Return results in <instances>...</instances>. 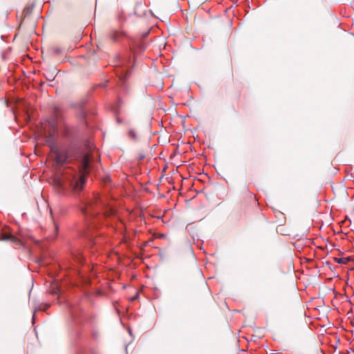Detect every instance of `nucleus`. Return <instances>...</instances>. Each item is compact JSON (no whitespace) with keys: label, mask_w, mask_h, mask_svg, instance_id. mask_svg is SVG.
I'll list each match as a JSON object with an SVG mask.
<instances>
[{"label":"nucleus","mask_w":354,"mask_h":354,"mask_svg":"<svg viewBox=\"0 0 354 354\" xmlns=\"http://www.w3.org/2000/svg\"><path fill=\"white\" fill-rule=\"evenodd\" d=\"M89 167L90 156L88 153H84L81 158L79 170L65 169L62 176L58 178L57 186L60 189L59 192L64 194V191L66 189H71L75 192H80L83 189Z\"/></svg>","instance_id":"f257e3e1"},{"label":"nucleus","mask_w":354,"mask_h":354,"mask_svg":"<svg viewBox=\"0 0 354 354\" xmlns=\"http://www.w3.org/2000/svg\"><path fill=\"white\" fill-rule=\"evenodd\" d=\"M41 133L44 135L45 141L50 147L51 151L55 153L56 162L59 165L64 164L68 158L67 153L54 146L57 139L55 122L52 120L46 122L44 132Z\"/></svg>","instance_id":"f03ea898"},{"label":"nucleus","mask_w":354,"mask_h":354,"mask_svg":"<svg viewBox=\"0 0 354 354\" xmlns=\"http://www.w3.org/2000/svg\"><path fill=\"white\" fill-rule=\"evenodd\" d=\"M104 207L105 204L101 200L100 196L95 194L92 199L85 203L82 212L86 216L94 217L104 210Z\"/></svg>","instance_id":"7ed1b4c3"},{"label":"nucleus","mask_w":354,"mask_h":354,"mask_svg":"<svg viewBox=\"0 0 354 354\" xmlns=\"http://www.w3.org/2000/svg\"><path fill=\"white\" fill-rule=\"evenodd\" d=\"M1 239L13 243L17 246H21L23 243L21 239L10 233L4 232L2 234Z\"/></svg>","instance_id":"20e7f679"},{"label":"nucleus","mask_w":354,"mask_h":354,"mask_svg":"<svg viewBox=\"0 0 354 354\" xmlns=\"http://www.w3.org/2000/svg\"><path fill=\"white\" fill-rule=\"evenodd\" d=\"M121 35H122V33L120 32H114L111 35V38L113 41H118V37H120Z\"/></svg>","instance_id":"39448f33"},{"label":"nucleus","mask_w":354,"mask_h":354,"mask_svg":"<svg viewBox=\"0 0 354 354\" xmlns=\"http://www.w3.org/2000/svg\"><path fill=\"white\" fill-rule=\"evenodd\" d=\"M129 136L132 138V139H136V133L133 131V130H130L129 131Z\"/></svg>","instance_id":"423d86ee"},{"label":"nucleus","mask_w":354,"mask_h":354,"mask_svg":"<svg viewBox=\"0 0 354 354\" xmlns=\"http://www.w3.org/2000/svg\"><path fill=\"white\" fill-rule=\"evenodd\" d=\"M336 261L339 263H345L346 261L344 259H336Z\"/></svg>","instance_id":"0eeeda50"},{"label":"nucleus","mask_w":354,"mask_h":354,"mask_svg":"<svg viewBox=\"0 0 354 354\" xmlns=\"http://www.w3.org/2000/svg\"><path fill=\"white\" fill-rule=\"evenodd\" d=\"M127 73H126L124 76L120 77V79H123V80H126L127 79Z\"/></svg>","instance_id":"6e6552de"},{"label":"nucleus","mask_w":354,"mask_h":354,"mask_svg":"<svg viewBox=\"0 0 354 354\" xmlns=\"http://www.w3.org/2000/svg\"><path fill=\"white\" fill-rule=\"evenodd\" d=\"M78 261H79L80 262H82V259H81L80 258V259H78Z\"/></svg>","instance_id":"1a4fd4ad"}]
</instances>
